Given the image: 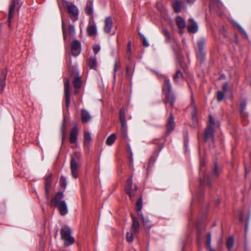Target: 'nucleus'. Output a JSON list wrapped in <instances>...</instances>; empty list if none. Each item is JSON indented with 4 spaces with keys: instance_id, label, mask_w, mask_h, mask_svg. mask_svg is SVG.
<instances>
[{
    "instance_id": "1",
    "label": "nucleus",
    "mask_w": 251,
    "mask_h": 251,
    "mask_svg": "<svg viewBox=\"0 0 251 251\" xmlns=\"http://www.w3.org/2000/svg\"><path fill=\"white\" fill-rule=\"evenodd\" d=\"M163 94L165 96V102L166 103H170L173 107L176 100V97L172 91V88L170 81L168 78H165L162 88Z\"/></svg>"
},
{
    "instance_id": "2",
    "label": "nucleus",
    "mask_w": 251,
    "mask_h": 251,
    "mask_svg": "<svg viewBox=\"0 0 251 251\" xmlns=\"http://www.w3.org/2000/svg\"><path fill=\"white\" fill-rule=\"evenodd\" d=\"M81 154L80 152L75 151L71 155L70 168L73 176L76 178L78 177V167L80 166Z\"/></svg>"
},
{
    "instance_id": "3",
    "label": "nucleus",
    "mask_w": 251,
    "mask_h": 251,
    "mask_svg": "<svg viewBox=\"0 0 251 251\" xmlns=\"http://www.w3.org/2000/svg\"><path fill=\"white\" fill-rule=\"evenodd\" d=\"M71 229L68 226H65L61 230V238L65 241L64 245L66 246L73 244L75 241L74 237L71 236Z\"/></svg>"
},
{
    "instance_id": "4",
    "label": "nucleus",
    "mask_w": 251,
    "mask_h": 251,
    "mask_svg": "<svg viewBox=\"0 0 251 251\" xmlns=\"http://www.w3.org/2000/svg\"><path fill=\"white\" fill-rule=\"evenodd\" d=\"M137 187L136 185L133 186L132 178L131 176L127 180L125 186L126 193L128 195L130 200L136 196L137 193Z\"/></svg>"
},
{
    "instance_id": "5",
    "label": "nucleus",
    "mask_w": 251,
    "mask_h": 251,
    "mask_svg": "<svg viewBox=\"0 0 251 251\" xmlns=\"http://www.w3.org/2000/svg\"><path fill=\"white\" fill-rule=\"evenodd\" d=\"M22 4V0H11L8 14L9 26H10V24L14 17L16 9H17V11H19Z\"/></svg>"
},
{
    "instance_id": "6",
    "label": "nucleus",
    "mask_w": 251,
    "mask_h": 251,
    "mask_svg": "<svg viewBox=\"0 0 251 251\" xmlns=\"http://www.w3.org/2000/svg\"><path fill=\"white\" fill-rule=\"evenodd\" d=\"M65 6L67 8V12L69 15L70 18L73 21H75L78 19V10L76 7L70 2H65Z\"/></svg>"
},
{
    "instance_id": "7",
    "label": "nucleus",
    "mask_w": 251,
    "mask_h": 251,
    "mask_svg": "<svg viewBox=\"0 0 251 251\" xmlns=\"http://www.w3.org/2000/svg\"><path fill=\"white\" fill-rule=\"evenodd\" d=\"M247 106V100L245 99H241L238 104V110L241 119L244 121L247 120L249 116Z\"/></svg>"
},
{
    "instance_id": "8",
    "label": "nucleus",
    "mask_w": 251,
    "mask_h": 251,
    "mask_svg": "<svg viewBox=\"0 0 251 251\" xmlns=\"http://www.w3.org/2000/svg\"><path fill=\"white\" fill-rule=\"evenodd\" d=\"M206 43V40L204 38H200L197 42V56L200 59L201 62L204 61L203 58L205 55L204 47Z\"/></svg>"
},
{
    "instance_id": "9",
    "label": "nucleus",
    "mask_w": 251,
    "mask_h": 251,
    "mask_svg": "<svg viewBox=\"0 0 251 251\" xmlns=\"http://www.w3.org/2000/svg\"><path fill=\"white\" fill-rule=\"evenodd\" d=\"M81 50L80 42L77 40H74L71 44V53L74 56H78Z\"/></svg>"
},
{
    "instance_id": "10",
    "label": "nucleus",
    "mask_w": 251,
    "mask_h": 251,
    "mask_svg": "<svg viewBox=\"0 0 251 251\" xmlns=\"http://www.w3.org/2000/svg\"><path fill=\"white\" fill-rule=\"evenodd\" d=\"M64 95L65 99V105L68 109L70 104V80L66 79L64 80Z\"/></svg>"
},
{
    "instance_id": "11",
    "label": "nucleus",
    "mask_w": 251,
    "mask_h": 251,
    "mask_svg": "<svg viewBox=\"0 0 251 251\" xmlns=\"http://www.w3.org/2000/svg\"><path fill=\"white\" fill-rule=\"evenodd\" d=\"M63 197V192H59L56 193L54 197L51 200L50 205L51 206L54 205L56 207L61 203L62 201H65L62 200Z\"/></svg>"
},
{
    "instance_id": "12",
    "label": "nucleus",
    "mask_w": 251,
    "mask_h": 251,
    "mask_svg": "<svg viewBox=\"0 0 251 251\" xmlns=\"http://www.w3.org/2000/svg\"><path fill=\"white\" fill-rule=\"evenodd\" d=\"M214 128L211 125H208L204 132V140L205 142L208 140H214Z\"/></svg>"
},
{
    "instance_id": "13",
    "label": "nucleus",
    "mask_w": 251,
    "mask_h": 251,
    "mask_svg": "<svg viewBox=\"0 0 251 251\" xmlns=\"http://www.w3.org/2000/svg\"><path fill=\"white\" fill-rule=\"evenodd\" d=\"M7 75V70L5 68H0V93H1L5 84V79Z\"/></svg>"
},
{
    "instance_id": "14",
    "label": "nucleus",
    "mask_w": 251,
    "mask_h": 251,
    "mask_svg": "<svg viewBox=\"0 0 251 251\" xmlns=\"http://www.w3.org/2000/svg\"><path fill=\"white\" fill-rule=\"evenodd\" d=\"M79 134V129L76 126L73 127L70 133L69 140L71 144H75L76 142L77 137Z\"/></svg>"
},
{
    "instance_id": "15",
    "label": "nucleus",
    "mask_w": 251,
    "mask_h": 251,
    "mask_svg": "<svg viewBox=\"0 0 251 251\" xmlns=\"http://www.w3.org/2000/svg\"><path fill=\"white\" fill-rule=\"evenodd\" d=\"M175 126L176 124L174 121V118L172 112H171L167 123V133L168 134H169L172 131L174 130Z\"/></svg>"
},
{
    "instance_id": "16",
    "label": "nucleus",
    "mask_w": 251,
    "mask_h": 251,
    "mask_svg": "<svg viewBox=\"0 0 251 251\" xmlns=\"http://www.w3.org/2000/svg\"><path fill=\"white\" fill-rule=\"evenodd\" d=\"M113 23L112 18L110 17H107L104 20V26L103 27L104 32L105 33L109 34L111 32L113 27Z\"/></svg>"
},
{
    "instance_id": "17",
    "label": "nucleus",
    "mask_w": 251,
    "mask_h": 251,
    "mask_svg": "<svg viewBox=\"0 0 251 251\" xmlns=\"http://www.w3.org/2000/svg\"><path fill=\"white\" fill-rule=\"evenodd\" d=\"M81 120L83 123H87L90 121L92 116L89 112L85 109H81L80 111Z\"/></svg>"
},
{
    "instance_id": "18",
    "label": "nucleus",
    "mask_w": 251,
    "mask_h": 251,
    "mask_svg": "<svg viewBox=\"0 0 251 251\" xmlns=\"http://www.w3.org/2000/svg\"><path fill=\"white\" fill-rule=\"evenodd\" d=\"M189 22L190 24L187 26V30L189 32L195 33L198 30V26L197 23L193 19H189Z\"/></svg>"
},
{
    "instance_id": "19",
    "label": "nucleus",
    "mask_w": 251,
    "mask_h": 251,
    "mask_svg": "<svg viewBox=\"0 0 251 251\" xmlns=\"http://www.w3.org/2000/svg\"><path fill=\"white\" fill-rule=\"evenodd\" d=\"M131 217L132 220V224L130 231L136 234L138 233L139 231V224L137 219L135 216H132Z\"/></svg>"
},
{
    "instance_id": "20",
    "label": "nucleus",
    "mask_w": 251,
    "mask_h": 251,
    "mask_svg": "<svg viewBox=\"0 0 251 251\" xmlns=\"http://www.w3.org/2000/svg\"><path fill=\"white\" fill-rule=\"evenodd\" d=\"M56 207L58 208V209L59 211L60 214L62 216L66 215L68 212L67 205V204H66L65 201H62V202L61 203H60L59 205H58Z\"/></svg>"
},
{
    "instance_id": "21",
    "label": "nucleus",
    "mask_w": 251,
    "mask_h": 251,
    "mask_svg": "<svg viewBox=\"0 0 251 251\" xmlns=\"http://www.w3.org/2000/svg\"><path fill=\"white\" fill-rule=\"evenodd\" d=\"M139 216H141L142 218L143 224L144 225V227L146 229L150 230L152 226V224L151 222L149 220L148 217H144L141 213Z\"/></svg>"
},
{
    "instance_id": "22",
    "label": "nucleus",
    "mask_w": 251,
    "mask_h": 251,
    "mask_svg": "<svg viewBox=\"0 0 251 251\" xmlns=\"http://www.w3.org/2000/svg\"><path fill=\"white\" fill-rule=\"evenodd\" d=\"M75 75V78L73 81V85L75 88L79 89L81 87V80L79 76V73L77 71L74 72Z\"/></svg>"
},
{
    "instance_id": "23",
    "label": "nucleus",
    "mask_w": 251,
    "mask_h": 251,
    "mask_svg": "<svg viewBox=\"0 0 251 251\" xmlns=\"http://www.w3.org/2000/svg\"><path fill=\"white\" fill-rule=\"evenodd\" d=\"M93 2L92 0H88L85 8V13L87 15H90L93 13Z\"/></svg>"
},
{
    "instance_id": "24",
    "label": "nucleus",
    "mask_w": 251,
    "mask_h": 251,
    "mask_svg": "<svg viewBox=\"0 0 251 251\" xmlns=\"http://www.w3.org/2000/svg\"><path fill=\"white\" fill-rule=\"evenodd\" d=\"M87 32L89 36L95 35L97 32V27L95 25H89L87 28Z\"/></svg>"
},
{
    "instance_id": "25",
    "label": "nucleus",
    "mask_w": 251,
    "mask_h": 251,
    "mask_svg": "<svg viewBox=\"0 0 251 251\" xmlns=\"http://www.w3.org/2000/svg\"><path fill=\"white\" fill-rule=\"evenodd\" d=\"M176 22L178 28H184L186 26L184 19L179 16L176 17Z\"/></svg>"
},
{
    "instance_id": "26",
    "label": "nucleus",
    "mask_w": 251,
    "mask_h": 251,
    "mask_svg": "<svg viewBox=\"0 0 251 251\" xmlns=\"http://www.w3.org/2000/svg\"><path fill=\"white\" fill-rule=\"evenodd\" d=\"M172 5L174 10L176 13H178L180 12L182 7L181 1L178 0H176L173 2Z\"/></svg>"
},
{
    "instance_id": "27",
    "label": "nucleus",
    "mask_w": 251,
    "mask_h": 251,
    "mask_svg": "<svg viewBox=\"0 0 251 251\" xmlns=\"http://www.w3.org/2000/svg\"><path fill=\"white\" fill-rule=\"evenodd\" d=\"M200 185L201 186L206 185L209 187H211L212 184L210 181V178L208 176H204L203 179L201 180L200 181Z\"/></svg>"
},
{
    "instance_id": "28",
    "label": "nucleus",
    "mask_w": 251,
    "mask_h": 251,
    "mask_svg": "<svg viewBox=\"0 0 251 251\" xmlns=\"http://www.w3.org/2000/svg\"><path fill=\"white\" fill-rule=\"evenodd\" d=\"M132 56L131 52V42L130 41L128 42L126 50V58L130 60Z\"/></svg>"
},
{
    "instance_id": "29",
    "label": "nucleus",
    "mask_w": 251,
    "mask_h": 251,
    "mask_svg": "<svg viewBox=\"0 0 251 251\" xmlns=\"http://www.w3.org/2000/svg\"><path fill=\"white\" fill-rule=\"evenodd\" d=\"M116 139V134H111L106 139V144L108 146H111L114 143Z\"/></svg>"
},
{
    "instance_id": "30",
    "label": "nucleus",
    "mask_w": 251,
    "mask_h": 251,
    "mask_svg": "<svg viewBox=\"0 0 251 251\" xmlns=\"http://www.w3.org/2000/svg\"><path fill=\"white\" fill-rule=\"evenodd\" d=\"M92 141L91 134L89 132H85L84 135V144L85 146L89 144Z\"/></svg>"
},
{
    "instance_id": "31",
    "label": "nucleus",
    "mask_w": 251,
    "mask_h": 251,
    "mask_svg": "<svg viewBox=\"0 0 251 251\" xmlns=\"http://www.w3.org/2000/svg\"><path fill=\"white\" fill-rule=\"evenodd\" d=\"M162 34L166 38V42H170L171 41V38L170 34L167 30L166 28H164L162 29Z\"/></svg>"
},
{
    "instance_id": "32",
    "label": "nucleus",
    "mask_w": 251,
    "mask_h": 251,
    "mask_svg": "<svg viewBox=\"0 0 251 251\" xmlns=\"http://www.w3.org/2000/svg\"><path fill=\"white\" fill-rule=\"evenodd\" d=\"M52 174L49 175L45 179V187H50L52 184Z\"/></svg>"
},
{
    "instance_id": "33",
    "label": "nucleus",
    "mask_w": 251,
    "mask_h": 251,
    "mask_svg": "<svg viewBox=\"0 0 251 251\" xmlns=\"http://www.w3.org/2000/svg\"><path fill=\"white\" fill-rule=\"evenodd\" d=\"M191 107L192 109L191 115L193 118H194L197 114V109L196 106L194 103V100L192 99V102L191 104Z\"/></svg>"
},
{
    "instance_id": "34",
    "label": "nucleus",
    "mask_w": 251,
    "mask_h": 251,
    "mask_svg": "<svg viewBox=\"0 0 251 251\" xmlns=\"http://www.w3.org/2000/svg\"><path fill=\"white\" fill-rule=\"evenodd\" d=\"M136 210L138 212V215H140V214L139 213H141V211L142 208V198L141 197L138 199L136 202Z\"/></svg>"
},
{
    "instance_id": "35",
    "label": "nucleus",
    "mask_w": 251,
    "mask_h": 251,
    "mask_svg": "<svg viewBox=\"0 0 251 251\" xmlns=\"http://www.w3.org/2000/svg\"><path fill=\"white\" fill-rule=\"evenodd\" d=\"M234 244V239L232 237H229L226 241V247L230 251V249L232 248Z\"/></svg>"
},
{
    "instance_id": "36",
    "label": "nucleus",
    "mask_w": 251,
    "mask_h": 251,
    "mask_svg": "<svg viewBox=\"0 0 251 251\" xmlns=\"http://www.w3.org/2000/svg\"><path fill=\"white\" fill-rule=\"evenodd\" d=\"M135 233L131 232V231H130V232H127L126 235V240L128 242L131 243L133 241V235Z\"/></svg>"
},
{
    "instance_id": "37",
    "label": "nucleus",
    "mask_w": 251,
    "mask_h": 251,
    "mask_svg": "<svg viewBox=\"0 0 251 251\" xmlns=\"http://www.w3.org/2000/svg\"><path fill=\"white\" fill-rule=\"evenodd\" d=\"M182 77V74L180 70H177L176 74L174 75V80L177 82L178 79Z\"/></svg>"
},
{
    "instance_id": "38",
    "label": "nucleus",
    "mask_w": 251,
    "mask_h": 251,
    "mask_svg": "<svg viewBox=\"0 0 251 251\" xmlns=\"http://www.w3.org/2000/svg\"><path fill=\"white\" fill-rule=\"evenodd\" d=\"M60 185L65 189L67 186V182L65 177L64 176H61L59 180Z\"/></svg>"
},
{
    "instance_id": "39",
    "label": "nucleus",
    "mask_w": 251,
    "mask_h": 251,
    "mask_svg": "<svg viewBox=\"0 0 251 251\" xmlns=\"http://www.w3.org/2000/svg\"><path fill=\"white\" fill-rule=\"evenodd\" d=\"M120 123L121 124V126H122V132L123 135L125 136V132L127 128L126 120H124L123 121V120H121Z\"/></svg>"
},
{
    "instance_id": "40",
    "label": "nucleus",
    "mask_w": 251,
    "mask_h": 251,
    "mask_svg": "<svg viewBox=\"0 0 251 251\" xmlns=\"http://www.w3.org/2000/svg\"><path fill=\"white\" fill-rule=\"evenodd\" d=\"M236 26L240 32V33L244 36L245 38H248V35L245 30L238 24H236Z\"/></svg>"
},
{
    "instance_id": "41",
    "label": "nucleus",
    "mask_w": 251,
    "mask_h": 251,
    "mask_svg": "<svg viewBox=\"0 0 251 251\" xmlns=\"http://www.w3.org/2000/svg\"><path fill=\"white\" fill-rule=\"evenodd\" d=\"M225 93L224 92L218 91L217 93V99L219 101H222L225 96Z\"/></svg>"
},
{
    "instance_id": "42",
    "label": "nucleus",
    "mask_w": 251,
    "mask_h": 251,
    "mask_svg": "<svg viewBox=\"0 0 251 251\" xmlns=\"http://www.w3.org/2000/svg\"><path fill=\"white\" fill-rule=\"evenodd\" d=\"M126 120V113L125 109L124 108H121L120 110V121L123 120V121Z\"/></svg>"
},
{
    "instance_id": "43",
    "label": "nucleus",
    "mask_w": 251,
    "mask_h": 251,
    "mask_svg": "<svg viewBox=\"0 0 251 251\" xmlns=\"http://www.w3.org/2000/svg\"><path fill=\"white\" fill-rule=\"evenodd\" d=\"M62 32H63V39L64 41H66L67 38V34H66V28L65 27V25L63 20H62Z\"/></svg>"
},
{
    "instance_id": "44",
    "label": "nucleus",
    "mask_w": 251,
    "mask_h": 251,
    "mask_svg": "<svg viewBox=\"0 0 251 251\" xmlns=\"http://www.w3.org/2000/svg\"><path fill=\"white\" fill-rule=\"evenodd\" d=\"M69 32L71 36H73L75 33V26L72 24L69 25Z\"/></svg>"
},
{
    "instance_id": "45",
    "label": "nucleus",
    "mask_w": 251,
    "mask_h": 251,
    "mask_svg": "<svg viewBox=\"0 0 251 251\" xmlns=\"http://www.w3.org/2000/svg\"><path fill=\"white\" fill-rule=\"evenodd\" d=\"M211 233L210 232H208L207 234V241H206V246L207 248L211 247Z\"/></svg>"
},
{
    "instance_id": "46",
    "label": "nucleus",
    "mask_w": 251,
    "mask_h": 251,
    "mask_svg": "<svg viewBox=\"0 0 251 251\" xmlns=\"http://www.w3.org/2000/svg\"><path fill=\"white\" fill-rule=\"evenodd\" d=\"M213 175L215 176H218L219 175V171L217 164H215L214 168L213 170Z\"/></svg>"
},
{
    "instance_id": "47",
    "label": "nucleus",
    "mask_w": 251,
    "mask_h": 251,
    "mask_svg": "<svg viewBox=\"0 0 251 251\" xmlns=\"http://www.w3.org/2000/svg\"><path fill=\"white\" fill-rule=\"evenodd\" d=\"M155 161V158L154 157L151 156L150 158L149 161L148 168H151L152 166H153Z\"/></svg>"
},
{
    "instance_id": "48",
    "label": "nucleus",
    "mask_w": 251,
    "mask_h": 251,
    "mask_svg": "<svg viewBox=\"0 0 251 251\" xmlns=\"http://www.w3.org/2000/svg\"><path fill=\"white\" fill-rule=\"evenodd\" d=\"M142 44L144 47H148L150 46V44L148 41L146 40L145 37H143V38L142 39Z\"/></svg>"
},
{
    "instance_id": "49",
    "label": "nucleus",
    "mask_w": 251,
    "mask_h": 251,
    "mask_svg": "<svg viewBox=\"0 0 251 251\" xmlns=\"http://www.w3.org/2000/svg\"><path fill=\"white\" fill-rule=\"evenodd\" d=\"M50 188V187H45V192H46V197L47 199H48V200L49 198Z\"/></svg>"
},
{
    "instance_id": "50",
    "label": "nucleus",
    "mask_w": 251,
    "mask_h": 251,
    "mask_svg": "<svg viewBox=\"0 0 251 251\" xmlns=\"http://www.w3.org/2000/svg\"><path fill=\"white\" fill-rule=\"evenodd\" d=\"M209 124L208 125H211V126L213 127L215 124V121L212 116L210 115L209 116Z\"/></svg>"
},
{
    "instance_id": "51",
    "label": "nucleus",
    "mask_w": 251,
    "mask_h": 251,
    "mask_svg": "<svg viewBox=\"0 0 251 251\" xmlns=\"http://www.w3.org/2000/svg\"><path fill=\"white\" fill-rule=\"evenodd\" d=\"M100 50V47L98 45H95L93 47V51L96 55Z\"/></svg>"
},
{
    "instance_id": "52",
    "label": "nucleus",
    "mask_w": 251,
    "mask_h": 251,
    "mask_svg": "<svg viewBox=\"0 0 251 251\" xmlns=\"http://www.w3.org/2000/svg\"><path fill=\"white\" fill-rule=\"evenodd\" d=\"M88 63H97V60L95 54L94 56L89 58V61Z\"/></svg>"
},
{
    "instance_id": "53",
    "label": "nucleus",
    "mask_w": 251,
    "mask_h": 251,
    "mask_svg": "<svg viewBox=\"0 0 251 251\" xmlns=\"http://www.w3.org/2000/svg\"><path fill=\"white\" fill-rule=\"evenodd\" d=\"M97 64H88V67L90 69H93L96 70V68L97 67Z\"/></svg>"
},
{
    "instance_id": "54",
    "label": "nucleus",
    "mask_w": 251,
    "mask_h": 251,
    "mask_svg": "<svg viewBox=\"0 0 251 251\" xmlns=\"http://www.w3.org/2000/svg\"><path fill=\"white\" fill-rule=\"evenodd\" d=\"M223 89L224 90V92L226 93L227 90V83H225L223 85Z\"/></svg>"
},
{
    "instance_id": "55",
    "label": "nucleus",
    "mask_w": 251,
    "mask_h": 251,
    "mask_svg": "<svg viewBox=\"0 0 251 251\" xmlns=\"http://www.w3.org/2000/svg\"><path fill=\"white\" fill-rule=\"evenodd\" d=\"M120 64H115L114 71L116 72L120 68Z\"/></svg>"
},
{
    "instance_id": "56",
    "label": "nucleus",
    "mask_w": 251,
    "mask_h": 251,
    "mask_svg": "<svg viewBox=\"0 0 251 251\" xmlns=\"http://www.w3.org/2000/svg\"><path fill=\"white\" fill-rule=\"evenodd\" d=\"M249 217H248L246 220V226H245V231L246 232L247 231V227H248V225L249 224Z\"/></svg>"
},
{
    "instance_id": "57",
    "label": "nucleus",
    "mask_w": 251,
    "mask_h": 251,
    "mask_svg": "<svg viewBox=\"0 0 251 251\" xmlns=\"http://www.w3.org/2000/svg\"><path fill=\"white\" fill-rule=\"evenodd\" d=\"M189 4H193L196 0H185Z\"/></svg>"
},
{
    "instance_id": "58",
    "label": "nucleus",
    "mask_w": 251,
    "mask_h": 251,
    "mask_svg": "<svg viewBox=\"0 0 251 251\" xmlns=\"http://www.w3.org/2000/svg\"><path fill=\"white\" fill-rule=\"evenodd\" d=\"M179 28V33L180 35H182L184 33L183 29L184 28Z\"/></svg>"
},
{
    "instance_id": "59",
    "label": "nucleus",
    "mask_w": 251,
    "mask_h": 251,
    "mask_svg": "<svg viewBox=\"0 0 251 251\" xmlns=\"http://www.w3.org/2000/svg\"><path fill=\"white\" fill-rule=\"evenodd\" d=\"M204 163H201V166H200V172L202 171V168H203V167H204Z\"/></svg>"
},
{
    "instance_id": "60",
    "label": "nucleus",
    "mask_w": 251,
    "mask_h": 251,
    "mask_svg": "<svg viewBox=\"0 0 251 251\" xmlns=\"http://www.w3.org/2000/svg\"><path fill=\"white\" fill-rule=\"evenodd\" d=\"M187 143H188V139L185 138L184 139V145H185V146H187Z\"/></svg>"
},
{
    "instance_id": "61",
    "label": "nucleus",
    "mask_w": 251,
    "mask_h": 251,
    "mask_svg": "<svg viewBox=\"0 0 251 251\" xmlns=\"http://www.w3.org/2000/svg\"><path fill=\"white\" fill-rule=\"evenodd\" d=\"M138 34H139V35L140 36V37L142 38H142H143V37H145V36L143 35V34H142V33H140V32L138 33Z\"/></svg>"
},
{
    "instance_id": "62",
    "label": "nucleus",
    "mask_w": 251,
    "mask_h": 251,
    "mask_svg": "<svg viewBox=\"0 0 251 251\" xmlns=\"http://www.w3.org/2000/svg\"><path fill=\"white\" fill-rule=\"evenodd\" d=\"M239 220H240V221H242L243 220V218L242 217L241 215H240V216L239 217Z\"/></svg>"
},
{
    "instance_id": "63",
    "label": "nucleus",
    "mask_w": 251,
    "mask_h": 251,
    "mask_svg": "<svg viewBox=\"0 0 251 251\" xmlns=\"http://www.w3.org/2000/svg\"><path fill=\"white\" fill-rule=\"evenodd\" d=\"M65 139V134H63V137H62V142H64Z\"/></svg>"
},
{
    "instance_id": "64",
    "label": "nucleus",
    "mask_w": 251,
    "mask_h": 251,
    "mask_svg": "<svg viewBox=\"0 0 251 251\" xmlns=\"http://www.w3.org/2000/svg\"><path fill=\"white\" fill-rule=\"evenodd\" d=\"M208 248L209 249V251H214V250L211 248V247H208Z\"/></svg>"
}]
</instances>
